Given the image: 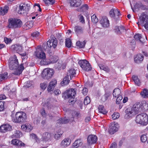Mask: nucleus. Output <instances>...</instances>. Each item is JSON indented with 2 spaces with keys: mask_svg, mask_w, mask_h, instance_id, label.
<instances>
[{
  "mask_svg": "<svg viewBox=\"0 0 148 148\" xmlns=\"http://www.w3.org/2000/svg\"><path fill=\"white\" fill-rule=\"evenodd\" d=\"M148 110V101H143L135 103L132 108L126 111L125 116L126 119H128L139 112L146 111Z\"/></svg>",
  "mask_w": 148,
  "mask_h": 148,
  "instance_id": "1",
  "label": "nucleus"
},
{
  "mask_svg": "<svg viewBox=\"0 0 148 148\" xmlns=\"http://www.w3.org/2000/svg\"><path fill=\"white\" fill-rule=\"evenodd\" d=\"M9 67L10 69L15 71L12 73L16 75L21 74L24 69V64H21L18 66V60L16 56L12 58H10L9 60Z\"/></svg>",
  "mask_w": 148,
  "mask_h": 148,
  "instance_id": "2",
  "label": "nucleus"
},
{
  "mask_svg": "<svg viewBox=\"0 0 148 148\" xmlns=\"http://www.w3.org/2000/svg\"><path fill=\"white\" fill-rule=\"evenodd\" d=\"M136 123L142 126H146L148 124V115L146 113L138 114L136 117Z\"/></svg>",
  "mask_w": 148,
  "mask_h": 148,
  "instance_id": "3",
  "label": "nucleus"
},
{
  "mask_svg": "<svg viewBox=\"0 0 148 148\" xmlns=\"http://www.w3.org/2000/svg\"><path fill=\"white\" fill-rule=\"evenodd\" d=\"M15 116V118L12 116V120L14 123H23L27 119L26 114L23 112H16Z\"/></svg>",
  "mask_w": 148,
  "mask_h": 148,
  "instance_id": "4",
  "label": "nucleus"
},
{
  "mask_svg": "<svg viewBox=\"0 0 148 148\" xmlns=\"http://www.w3.org/2000/svg\"><path fill=\"white\" fill-rule=\"evenodd\" d=\"M76 94V91L75 89L71 88L65 91L63 93L62 97L65 99L70 98L69 102L74 101V99Z\"/></svg>",
  "mask_w": 148,
  "mask_h": 148,
  "instance_id": "5",
  "label": "nucleus"
},
{
  "mask_svg": "<svg viewBox=\"0 0 148 148\" xmlns=\"http://www.w3.org/2000/svg\"><path fill=\"white\" fill-rule=\"evenodd\" d=\"M78 63L80 66L84 71H88L91 70V66L88 62L86 60H80L79 61Z\"/></svg>",
  "mask_w": 148,
  "mask_h": 148,
  "instance_id": "6",
  "label": "nucleus"
},
{
  "mask_svg": "<svg viewBox=\"0 0 148 148\" xmlns=\"http://www.w3.org/2000/svg\"><path fill=\"white\" fill-rule=\"evenodd\" d=\"M139 20L143 23L145 29L148 31V14L145 12L142 13L139 17Z\"/></svg>",
  "mask_w": 148,
  "mask_h": 148,
  "instance_id": "7",
  "label": "nucleus"
},
{
  "mask_svg": "<svg viewBox=\"0 0 148 148\" xmlns=\"http://www.w3.org/2000/svg\"><path fill=\"white\" fill-rule=\"evenodd\" d=\"M9 21V26L11 28L20 27L22 25V21L19 19H10Z\"/></svg>",
  "mask_w": 148,
  "mask_h": 148,
  "instance_id": "8",
  "label": "nucleus"
},
{
  "mask_svg": "<svg viewBox=\"0 0 148 148\" xmlns=\"http://www.w3.org/2000/svg\"><path fill=\"white\" fill-rule=\"evenodd\" d=\"M54 74V71L52 69L47 68L42 71V76L43 78L46 79L51 78Z\"/></svg>",
  "mask_w": 148,
  "mask_h": 148,
  "instance_id": "9",
  "label": "nucleus"
},
{
  "mask_svg": "<svg viewBox=\"0 0 148 148\" xmlns=\"http://www.w3.org/2000/svg\"><path fill=\"white\" fill-rule=\"evenodd\" d=\"M119 127V125L118 123L113 122L111 123L110 126L108 131L109 133L113 134L118 131Z\"/></svg>",
  "mask_w": 148,
  "mask_h": 148,
  "instance_id": "10",
  "label": "nucleus"
},
{
  "mask_svg": "<svg viewBox=\"0 0 148 148\" xmlns=\"http://www.w3.org/2000/svg\"><path fill=\"white\" fill-rule=\"evenodd\" d=\"M29 5L27 3L20 4L19 7V12L20 14L24 13L29 10Z\"/></svg>",
  "mask_w": 148,
  "mask_h": 148,
  "instance_id": "11",
  "label": "nucleus"
},
{
  "mask_svg": "<svg viewBox=\"0 0 148 148\" xmlns=\"http://www.w3.org/2000/svg\"><path fill=\"white\" fill-rule=\"evenodd\" d=\"M34 55L37 58L41 59L46 58V57L45 53L40 48H38L36 49Z\"/></svg>",
  "mask_w": 148,
  "mask_h": 148,
  "instance_id": "12",
  "label": "nucleus"
},
{
  "mask_svg": "<svg viewBox=\"0 0 148 148\" xmlns=\"http://www.w3.org/2000/svg\"><path fill=\"white\" fill-rule=\"evenodd\" d=\"M51 137V134L47 132H45L42 135V137L40 140V143L41 144L44 143H46L47 142L50 138Z\"/></svg>",
  "mask_w": 148,
  "mask_h": 148,
  "instance_id": "13",
  "label": "nucleus"
},
{
  "mask_svg": "<svg viewBox=\"0 0 148 148\" xmlns=\"http://www.w3.org/2000/svg\"><path fill=\"white\" fill-rule=\"evenodd\" d=\"M130 4L131 8L134 12H135L134 10L135 9L145 10L146 8L145 6L140 3H136V4L134 5V8L132 7L131 2Z\"/></svg>",
  "mask_w": 148,
  "mask_h": 148,
  "instance_id": "14",
  "label": "nucleus"
},
{
  "mask_svg": "<svg viewBox=\"0 0 148 148\" xmlns=\"http://www.w3.org/2000/svg\"><path fill=\"white\" fill-rule=\"evenodd\" d=\"M21 129L23 131L29 132L32 130L33 127L30 124L26 123L23 124L21 125Z\"/></svg>",
  "mask_w": 148,
  "mask_h": 148,
  "instance_id": "15",
  "label": "nucleus"
},
{
  "mask_svg": "<svg viewBox=\"0 0 148 148\" xmlns=\"http://www.w3.org/2000/svg\"><path fill=\"white\" fill-rule=\"evenodd\" d=\"M100 23L104 27H108L109 25V21L106 16L103 17L100 21Z\"/></svg>",
  "mask_w": 148,
  "mask_h": 148,
  "instance_id": "16",
  "label": "nucleus"
},
{
  "mask_svg": "<svg viewBox=\"0 0 148 148\" xmlns=\"http://www.w3.org/2000/svg\"><path fill=\"white\" fill-rule=\"evenodd\" d=\"M97 140V137L95 135H90L88 137L87 141L90 144L95 143L96 142Z\"/></svg>",
  "mask_w": 148,
  "mask_h": 148,
  "instance_id": "17",
  "label": "nucleus"
},
{
  "mask_svg": "<svg viewBox=\"0 0 148 148\" xmlns=\"http://www.w3.org/2000/svg\"><path fill=\"white\" fill-rule=\"evenodd\" d=\"M57 39L55 38L51 40H48L47 42V45L49 48H51V47L54 48H55L57 45Z\"/></svg>",
  "mask_w": 148,
  "mask_h": 148,
  "instance_id": "18",
  "label": "nucleus"
},
{
  "mask_svg": "<svg viewBox=\"0 0 148 148\" xmlns=\"http://www.w3.org/2000/svg\"><path fill=\"white\" fill-rule=\"evenodd\" d=\"M120 14V12L116 9H112L110 12V16L113 18H115L116 16H119Z\"/></svg>",
  "mask_w": 148,
  "mask_h": 148,
  "instance_id": "19",
  "label": "nucleus"
},
{
  "mask_svg": "<svg viewBox=\"0 0 148 148\" xmlns=\"http://www.w3.org/2000/svg\"><path fill=\"white\" fill-rule=\"evenodd\" d=\"M115 31L118 34L123 33H125L126 32L125 29L124 27L122 25L115 27Z\"/></svg>",
  "mask_w": 148,
  "mask_h": 148,
  "instance_id": "20",
  "label": "nucleus"
},
{
  "mask_svg": "<svg viewBox=\"0 0 148 148\" xmlns=\"http://www.w3.org/2000/svg\"><path fill=\"white\" fill-rule=\"evenodd\" d=\"M145 38L142 37L141 34H137L134 36V38L136 41H138L142 43L144 42L147 40L146 37L145 36Z\"/></svg>",
  "mask_w": 148,
  "mask_h": 148,
  "instance_id": "21",
  "label": "nucleus"
},
{
  "mask_svg": "<svg viewBox=\"0 0 148 148\" xmlns=\"http://www.w3.org/2000/svg\"><path fill=\"white\" fill-rule=\"evenodd\" d=\"M74 31L77 36L82 34L84 33V29L83 28L78 25L75 26Z\"/></svg>",
  "mask_w": 148,
  "mask_h": 148,
  "instance_id": "22",
  "label": "nucleus"
},
{
  "mask_svg": "<svg viewBox=\"0 0 148 148\" xmlns=\"http://www.w3.org/2000/svg\"><path fill=\"white\" fill-rule=\"evenodd\" d=\"M71 140L68 138L64 139L61 142L60 145L62 146L66 147L69 146L70 144Z\"/></svg>",
  "mask_w": 148,
  "mask_h": 148,
  "instance_id": "23",
  "label": "nucleus"
},
{
  "mask_svg": "<svg viewBox=\"0 0 148 148\" xmlns=\"http://www.w3.org/2000/svg\"><path fill=\"white\" fill-rule=\"evenodd\" d=\"M11 49L14 51L18 52H21L22 48L21 45L16 44L11 46Z\"/></svg>",
  "mask_w": 148,
  "mask_h": 148,
  "instance_id": "24",
  "label": "nucleus"
},
{
  "mask_svg": "<svg viewBox=\"0 0 148 148\" xmlns=\"http://www.w3.org/2000/svg\"><path fill=\"white\" fill-rule=\"evenodd\" d=\"M12 143L14 145L20 147H24L25 146L24 143L17 139H13L12 141Z\"/></svg>",
  "mask_w": 148,
  "mask_h": 148,
  "instance_id": "25",
  "label": "nucleus"
},
{
  "mask_svg": "<svg viewBox=\"0 0 148 148\" xmlns=\"http://www.w3.org/2000/svg\"><path fill=\"white\" fill-rule=\"evenodd\" d=\"M70 3L71 6L75 7L80 6L81 4L80 0H70Z\"/></svg>",
  "mask_w": 148,
  "mask_h": 148,
  "instance_id": "26",
  "label": "nucleus"
},
{
  "mask_svg": "<svg viewBox=\"0 0 148 148\" xmlns=\"http://www.w3.org/2000/svg\"><path fill=\"white\" fill-rule=\"evenodd\" d=\"M72 78H71L68 75H67L66 76L64 77L63 81L61 82V85L63 86L68 84L70 80Z\"/></svg>",
  "mask_w": 148,
  "mask_h": 148,
  "instance_id": "27",
  "label": "nucleus"
},
{
  "mask_svg": "<svg viewBox=\"0 0 148 148\" xmlns=\"http://www.w3.org/2000/svg\"><path fill=\"white\" fill-rule=\"evenodd\" d=\"M143 56L140 54L137 55L134 58V61L137 63H139L143 61Z\"/></svg>",
  "mask_w": 148,
  "mask_h": 148,
  "instance_id": "28",
  "label": "nucleus"
},
{
  "mask_svg": "<svg viewBox=\"0 0 148 148\" xmlns=\"http://www.w3.org/2000/svg\"><path fill=\"white\" fill-rule=\"evenodd\" d=\"M9 7L8 6H5L3 8L0 7V15H4L8 12Z\"/></svg>",
  "mask_w": 148,
  "mask_h": 148,
  "instance_id": "29",
  "label": "nucleus"
},
{
  "mask_svg": "<svg viewBox=\"0 0 148 148\" xmlns=\"http://www.w3.org/2000/svg\"><path fill=\"white\" fill-rule=\"evenodd\" d=\"M82 144V140L81 139L76 140L73 144V146L75 148H77L81 146Z\"/></svg>",
  "mask_w": 148,
  "mask_h": 148,
  "instance_id": "30",
  "label": "nucleus"
},
{
  "mask_svg": "<svg viewBox=\"0 0 148 148\" xmlns=\"http://www.w3.org/2000/svg\"><path fill=\"white\" fill-rule=\"evenodd\" d=\"M132 79L136 85L138 86L140 85L141 82L137 76L133 75L132 77Z\"/></svg>",
  "mask_w": 148,
  "mask_h": 148,
  "instance_id": "31",
  "label": "nucleus"
},
{
  "mask_svg": "<svg viewBox=\"0 0 148 148\" xmlns=\"http://www.w3.org/2000/svg\"><path fill=\"white\" fill-rule=\"evenodd\" d=\"M33 25V23L32 21H29L23 25V28L25 29H29L32 27Z\"/></svg>",
  "mask_w": 148,
  "mask_h": 148,
  "instance_id": "32",
  "label": "nucleus"
},
{
  "mask_svg": "<svg viewBox=\"0 0 148 148\" xmlns=\"http://www.w3.org/2000/svg\"><path fill=\"white\" fill-rule=\"evenodd\" d=\"M41 115L44 117H47V116H48L50 119H52L54 114L53 113H52V114H47L43 109L41 110Z\"/></svg>",
  "mask_w": 148,
  "mask_h": 148,
  "instance_id": "33",
  "label": "nucleus"
},
{
  "mask_svg": "<svg viewBox=\"0 0 148 148\" xmlns=\"http://www.w3.org/2000/svg\"><path fill=\"white\" fill-rule=\"evenodd\" d=\"M50 64V60L46 58L42 59L40 61V64L42 65H47Z\"/></svg>",
  "mask_w": 148,
  "mask_h": 148,
  "instance_id": "34",
  "label": "nucleus"
},
{
  "mask_svg": "<svg viewBox=\"0 0 148 148\" xmlns=\"http://www.w3.org/2000/svg\"><path fill=\"white\" fill-rule=\"evenodd\" d=\"M140 94L141 96L144 98L148 97V90L147 89L144 88L141 92Z\"/></svg>",
  "mask_w": 148,
  "mask_h": 148,
  "instance_id": "35",
  "label": "nucleus"
},
{
  "mask_svg": "<svg viewBox=\"0 0 148 148\" xmlns=\"http://www.w3.org/2000/svg\"><path fill=\"white\" fill-rule=\"evenodd\" d=\"M121 93V90L119 88H116L114 89L113 95L114 97L115 98L118 97L119 95H121L120 94Z\"/></svg>",
  "mask_w": 148,
  "mask_h": 148,
  "instance_id": "36",
  "label": "nucleus"
},
{
  "mask_svg": "<svg viewBox=\"0 0 148 148\" xmlns=\"http://www.w3.org/2000/svg\"><path fill=\"white\" fill-rule=\"evenodd\" d=\"M76 74L75 71L73 69H70L67 73V75L71 78L75 76V75Z\"/></svg>",
  "mask_w": 148,
  "mask_h": 148,
  "instance_id": "37",
  "label": "nucleus"
},
{
  "mask_svg": "<svg viewBox=\"0 0 148 148\" xmlns=\"http://www.w3.org/2000/svg\"><path fill=\"white\" fill-rule=\"evenodd\" d=\"M69 121V120L68 119H65L64 118H61L58 120L57 123L58 125L59 124L60 125L61 124L66 123Z\"/></svg>",
  "mask_w": 148,
  "mask_h": 148,
  "instance_id": "38",
  "label": "nucleus"
},
{
  "mask_svg": "<svg viewBox=\"0 0 148 148\" xmlns=\"http://www.w3.org/2000/svg\"><path fill=\"white\" fill-rule=\"evenodd\" d=\"M99 111L100 113L104 114H105L107 113V111L104 108L103 106L102 105L99 106Z\"/></svg>",
  "mask_w": 148,
  "mask_h": 148,
  "instance_id": "39",
  "label": "nucleus"
},
{
  "mask_svg": "<svg viewBox=\"0 0 148 148\" xmlns=\"http://www.w3.org/2000/svg\"><path fill=\"white\" fill-rule=\"evenodd\" d=\"M86 43V42L85 41L82 42L78 41L77 42L76 44L77 46L79 48H83L84 47Z\"/></svg>",
  "mask_w": 148,
  "mask_h": 148,
  "instance_id": "40",
  "label": "nucleus"
},
{
  "mask_svg": "<svg viewBox=\"0 0 148 148\" xmlns=\"http://www.w3.org/2000/svg\"><path fill=\"white\" fill-rule=\"evenodd\" d=\"M30 138L33 139H34L37 143H40V140L37 137L36 135L35 134H31L30 135Z\"/></svg>",
  "mask_w": 148,
  "mask_h": 148,
  "instance_id": "41",
  "label": "nucleus"
},
{
  "mask_svg": "<svg viewBox=\"0 0 148 148\" xmlns=\"http://www.w3.org/2000/svg\"><path fill=\"white\" fill-rule=\"evenodd\" d=\"M8 74L7 72L0 74V82L6 79L8 77Z\"/></svg>",
  "mask_w": 148,
  "mask_h": 148,
  "instance_id": "42",
  "label": "nucleus"
},
{
  "mask_svg": "<svg viewBox=\"0 0 148 148\" xmlns=\"http://www.w3.org/2000/svg\"><path fill=\"white\" fill-rule=\"evenodd\" d=\"M63 134V132L61 130H59L56 132L54 135V138L56 139H58L60 138Z\"/></svg>",
  "mask_w": 148,
  "mask_h": 148,
  "instance_id": "43",
  "label": "nucleus"
},
{
  "mask_svg": "<svg viewBox=\"0 0 148 148\" xmlns=\"http://www.w3.org/2000/svg\"><path fill=\"white\" fill-rule=\"evenodd\" d=\"M50 64L56 62L58 60V57L57 56H53L50 58Z\"/></svg>",
  "mask_w": 148,
  "mask_h": 148,
  "instance_id": "44",
  "label": "nucleus"
},
{
  "mask_svg": "<svg viewBox=\"0 0 148 148\" xmlns=\"http://www.w3.org/2000/svg\"><path fill=\"white\" fill-rule=\"evenodd\" d=\"M72 45V42L71 40L69 38H67L66 40L65 45L66 46L68 47H70Z\"/></svg>",
  "mask_w": 148,
  "mask_h": 148,
  "instance_id": "45",
  "label": "nucleus"
},
{
  "mask_svg": "<svg viewBox=\"0 0 148 148\" xmlns=\"http://www.w3.org/2000/svg\"><path fill=\"white\" fill-rule=\"evenodd\" d=\"M91 20L92 22L94 23H96L98 22V18L95 14H93L91 16Z\"/></svg>",
  "mask_w": 148,
  "mask_h": 148,
  "instance_id": "46",
  "label": "nucleus"
},
{
  "mask_svg": "<svg viewBox=\"0 0 148 148\" xmlns=\"http://www.w3.org/2000/svg\"><path fill=\"white\" fill-rule=\"evenodd\" d=\"M45 3L48 5H52L55 3L54 0H43Z\"/></svg>",
  "mask_w": 148,
  "mask_h": 148,
  "instance_id": "47",
  "label": "nucleus"
},
{
  "mask_svg": "<svg viewBox=\"0 0 148 148\" xmlns=\"http://www.w3.org/2000/svg\"><path fill=\"white\" fill-rule=\"evenodd\" d=\"M47 83L46 82H45L40 84V87L41 89L43 90L45 89L47 86Z\"/></svg>",
  "mask_w": 148,
  "mask_h": 148,
  "instance_id": "48",
  "label": "nucleus"
},
{
  "mask_svg": "<svg viewBox=\"0 0 148 148\" xmlns=\"http://www.w3.org/2000/svg\"><path fill=\"white\" fill-rule=\"evenodd\" d=\"M4 41L6 44H10L12 42V40L10 38L5 37L4 38Z\"/></svg>",
  "mask_w": 148,
  "mask_h": 148,
  "instance_id": "49",
  "label": "nucleus"
},
{
  "mask_svg": "<svg viewBox=\"0 0 148 148\" xmlns=\"http://www.w3.org/2000/svg\"><path fill=\"white\" fill-rule=\"evenodd\" d=\"M22 135L21 132L19 131H16L15 132L14 136L17 138H19Z\"/></svg>",
  "mask_w": 148,
  "mask_h": 148,
  "instance_id": "50",
  "label": "nucleus"
},
{
  "mask_svg": "<svg viewBox=\"0 0 148 148\" xmlns=\"http://www.w3.org/2000/svg\"><path fill=\"white\" fill-rule=\"evenodd\" d=\"M120 116L119 114L117 112L114 113L112 115V118L114 120L117 119Z\"/></svg>",
  "mask_w": 148,
  "mask_h": 148,
  "instance_id": "51",
  "label": "nucleus"
},
{
  "mask_svg": "<svg viewBox=\"0 0 148 148\" xmlns=\"http://www.w3.org/2000/svg\"><path fill=\"white\" fill-rule=\"evenodd\" d=\"M140 139L142 142H145L147 141V138L146 135L143 134L141 136Z\"/></svg>",
  "mask_w": 148,
  "mask_h": 148,
  "instance_id": "52",
  "label": "nucleus"
},
{
  "mask_svg": "<svg viewBox=\"0 0 148 148\" xmlns=\"http://www.w3.org/2000/svg\"><path fill=\"white\" fill-rule=\"evenodd\" d=\"M78 18L80 22L83 24H84L85 23V20L83 16L81 15H79L78 16Z\"/></svg>",
  "mask_w": 148,
  "mask_h": 148,
  "instance_id": "53",
  "label": "nucleus"
},
{
  "mask_svg": "<svg viewBox=\"0 0 148 148\" xmlns=\"http://www.w3.org/2000/svg\"><path fill=\"white\" fill-rule=\"evenodd\" d=\"M57 84V81L56 79H52V80L49 83V84L54 87H55Z\"/></svg>",
  "mask_w": 148,
  "mask_h": 148,
  "instance_id": "54",
  "label": "nucleus"
},
{
  "mask_svg": "<svg viewBox=\"0 0 148 148\" xmlns=\"http://www.w3.org/2000/svg\"><path fill=\"white\" fill-rule=\"evenodd\" d=\"M99 67L101 69L103 70L106 71L108 72L109 71V69L107 66L101 65L99 66Z\"/></svg>",
  "mask_w": 148,
  "mask_h": 148,
  "instance_id": "55",
  "label": "nucleus"
},
{
  "mask_svg": "<svg viewBox=\"0 0 148 148\" xmlns=\"http://www.w3.org/2000/svg\"><path fill=\"white\" fill-rule=\"evenodd\" d=\"M90 102V100L89 97H86L84 99V103L85 105H87Z\"/></svg>",
  "mask_w": 148,
  "mask_h": 148,
  "instance_id": "56",
  "label": "nucleus"
},
{
  "mask_svg": "<svg viewBox=\"0 0 148 148\" xmlns=\"http://www.w3.org/2000/svg\"><path fill=\"white\" fill-rule=\"evenodd\" d=\"M32 36L36 38L39 37L40 36V34L39 32L36 31L34 32L32 34Z\"/></svg>",
  "mask_w": 148,
  "mask_h": 148,
  "instance_id": "57",
  "label": "nucleus"
},
{
  "mask_svg": "<svg viewBox=\"0 0 148 148\" xmlns=\"http://www.w3.org/2000/svg\"><path fill=\"white\" fill-rule=\"evenodd\" d=\"M123 97L121 95H119V97H117L116 103L117 104H119L121 102Z\"/></svg>",
  "mask_w": 148,
  "mask_h": 148,
  "instance_id": "58",
  "label": "nucleus"
},
{
  "mask_svg": "<svg viewBox=\"0 0 148 148\" xmlns=\"http://www.w3.org/2000/svg\"><path fill=\"white\" fill-rule=\"evenodd\" d=\"M20 55L22 57V59L23 60L27 59V57L26 56V53L25 52L23 53H20Z\"/></svg>",
  "mask_w": 148,
  "mask_h": 148,
  "instance_id": "59",
  "label": "nucleus"
},
{
  "mask_svg": "<svg viewBox=\"0 0 148 148\" xmlns=\"http://www.w3.org/2000/svg\"><path fill=\"white\" fill-rule=\"evenodd\" d=\"M0 132H6L4 125H3L0 127Z\"/></svg>",
  "mask_w": 148,
  "mask_h": 148,
  "instance_id": "60",
  "label": "nucleus"
},
{
  "mask_svg": "<svg viewBox=\"0 0 148 148\" xmlns=\"http://www.w3.org/2000/svg\"><path fill=\"white\" fill-rule=\"evenodd\" d=\"M6 131H10L11 129V126L8 124H5L4 125Z\"/></svg>",
  "mask_w": 148,
  "mask_h": 148,
  "instance_id": "61",
  "label": "nucleus"
},
{
  "mask_svg": "<svg viewBox=\"0 0 148 148\" xmlns=\"http://www.w3.org/2000/svg\"><path fill=\"white\" fill-rule=\"evenodd\" d=\"M4 109V103L0 101V111H3Z\"/></svg>",
  "mask_w": 148,
  "mask_h": 148,
  "instance_id": "62",
  "label": "nucleus"
},
{
  "mask_svg": "<svg viewBox=\"0 0 148 148\" xmlns=\"http://www.w3.org/2000/svg\"><path fill=\"white\" fill-rule=\"evenodd\" d=\"M54 87L49 84L47 88V90L49 92L52 91Z\"/></svg>",
  "mask_w": 148,
  "mask_h": 148,
  "instance_id": "63",
  "label": "nucleus"
},
{
  "mask_svg": "<svg viewBox=\"0 0 148 148\" xmlns=\"http://www.w3.org/2000/svg\"><path fill=\"white\" fill-rule=\"evenodd\" d=\"M88 92V89L86 88H84L82 90V93L85 96L87 95Z\"/></svg>",
  "mask_w": 148,
  "mask_h": 148,
  "instance_id": "64",
  "label": "nucleus"
}]
</instances>
